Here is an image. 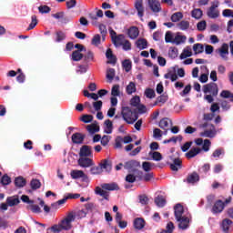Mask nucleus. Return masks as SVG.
I'll list each match as a JSON object with an SVG mask.
<instances>
[{
    "mask_svg": "<svg viewBox=\"0 0 233 233\" xmlns=\"http://www.w3.org/2000/svg\"><path fill=\"white\" fill-rule=\"evenodd\" d=\"M136 45L139 48V50H145L147 46H148V42L145 38H139L136 42Z\"/></svg>",
    "mask_w": 233,
    "mask_h": 233,
    "instance_id": "nucleus-32",
    "label": "nucleus"
},
{
    "mask_svg": "<svg viewBox=\"0 0 233 233\" xmlns=\"http://www.w3.org/2000/svg\"><path fill=\"white\" fill-rule=\"evenodd\" d=\"M183 17V13L177 12L171 15V21L173 23H177V21H181V18Z\"/></svg>",
    "mask_w": 233,
    "mask_h": 233,
    "instance_id": "nucleus-52",
    "label": "nucleus"
},
{
    "mask_svg": "<svg viewBox=\"0 0 233 233\" xmlns=\"http://www.w3.org/2000/svg\"><path fill=\"white\" fill-rule=\"evenodd\" d=\"M177 221L178 223V228H180V230H187V228L190 227V218H188V217L187 216L177 219Z\"/></svg>",
    "mask_w": 233,
    "mask_h": 233,
    "instance_id": "nucleus-9",
    "label": "nucleus"
},
{
    "mask_svg": "<svg viewBox=\"0 0 233 233\" xmlns=\"http://www.w3.org/2000/svg\"><path fill=\"white\" fill-rule=\"evenodd\" d=\"M71 177L72 179H79L80 177L86 179L88 177L85 175V172H83V170H72Z\"/></svg>",
    "mask_w": 233,
    "mask_h": 233,
    "instance_id": "nucleus-25",
    "label": "nucleus"
},
{
    "mask_svg": "<svg viewBox=\"0 0 233 233\" xmlns=\"http://www.w3.org/2000/svg\"><path fill=\"white\" fill-rule=\"evenodd\" d=\"M136 83L129 82V84L126 87V92L128 96H132V94H135L137 92Z\"/></svg>",
    "mask_w": 233,
    "mask_h": 233,
    "instance_id": "nucleus-33",
    "label": "nucleus"
},
{
    "mask_svg": "<svg viewBox=\"0 0 233 233\" xmlns=\"http://www.w3.org/2000/svg\"><path fill=\"white\" fill-rule=\"evenodd\" d=\"M99 167L102 172L103 170H106V172H110L112 170V161H110L108 158L103 159L100 162Z\"/></svg>",
    "mask_w": 233,
    "mask_h": 233,
    "instance_id": "nucleus-18",
    "label": "nucleus"
},
{
    "mask_svg": "<svg viewBox=\"0 0 233 233\" xmlns=\"http://www.w3.org/2000/svg\"><path fill=\"white\" fill-rule=\"evenodd\" d=\"M193 50H194L196 55L203 54V52L205 50V46H203V44H195L193 46Z\"/></svg>",
    "mask_w": 233,
    "mask_h": 233,
    "instance_id": "nucleus-42",
    "label": "nucleus"
},
{
    "mask_svg": "<svg viewBox=\"0 0 233 233\" xmlns=\"http://www.w3.org/2000/svg\"><path fill=\"white\" fill-rule=\"evenodd\" d=\"M102 188L104 190H119V186H117V184H116V183L103 184Z\"/></svg>",
    "mask_w": 233,
    "mask_h": 233,
    "instance_id": "nucleus-39",
    "label": "nucleus"
},
{
    "mask_svg": "<svg viewBox=\"0 0 233 233\" xmlns=\"http://www.w3.org/2000/svg\"><path fill=\"white\" fill-rule=\"evenodd\" d=\"M122 118L127 125H134L139 119V114L137 110H132L129 106H122Z\"/></svg>",
    "mask_w": 233,
    "mask_h": 233,
    "instance_id": "nucleus-2",
    "label": "nucleus"
},
{
    "mask_svg": "<svg viewBox=\"0 0 233 233\" xmlns=\"http://www.w3.org/2000/svg\"><path fill=\"white\" fill-rule=\"evenodd\" d=\"M76 221V213L69 212L58 224L63 230H72V223Z\"/></svg>",
    "mask_w": 233,
    "mask_h": 233,
    "instance_id": "nucleus-3",
    "label": "nucleus"
},
{
    "mask_svg": "<svg viewBox=\"0 0 233 233\" xmlns=\"http://www.w3.org/2000/svg\"><path fill=\"white\" fill-rule=\"evenodd\" d=\"M28 210H31L34 214H41V208L37 205L31 204L27 206Z\"/></svg>",
    "mask_w": 233,
    "mask_h": 233,
    "instance_id": "nucleus-49",
    "label": "nucleus"
},
{
    "mask_svg": "<svg viewBox=\"0 0 233 233\" xmlns=\"http://www.w3.org/2000/svg\"><path fill=\"white\" fill-rule=\"evenodd\" d=\"M91 45L94 46H99V45H101V35H95L92 38Z\"/></svg>",
    "mask_w": 233,
    "mask_h": 233,
    "instance_id": "nucleus-54",
    "label": "nucleus"
},
{
    "mask_svg": "<svg viewBox=\"0 0 233 233\" xmlns=\"http://www.w3.org/2000/svg\"><path fill=\"white\" fill-rule=\"evenodd\" d=\"M164 77L165 79H171L172 82L177 81V74H176V68L167 71V73L164 75Z\"/></svg>",
    "mask_w": 233,
    "mask_h": 233,
    "instance_id": "nucleus-27",
    "label": "nucleus"
},
{
    "mask_svg": "<svg viewBox=\"0 0 233 233\" xmlns=\"http://www.w3.org/2000/svg\"><path fill=\"white\" fill-rule=\"evenodd\" d=\"M122 68H124L125 72L128 73L132 70V61L130 59H126L122 62Z\"/></svg>",
    "mask_w": 233,
    "mask_h": 233,
    "instance_id": "nucleus-36",
    "label": "nucleus"
},
{
    "mask_svg": "<svg viewBox=\"0 0 233 233\" xmlns=\"http://www.w3.org/2000/svg\"><path fill=\"white\" fill-rule=\"evenodd\" d=\"M97 17H103V10L98 9L97 12H96V15H94V14H89V18L94 23H96V21H97Z\"/></svg>",
    "mask_w": 233,
    "mask_h": 233,
    "instance_id": "nucleus-48",
    "label": "nucleus"
},
{
    "mask_svg": "<svg viewBox=\"0 0 233 233\" xmlns=\"http://www.w3.org/2000/svg\"><path fill=\"white\" fill-rule=\"evenodd\" d=\"M155 203L157 207L162 208L163 207H165V205H167V199H165L163 196H157V198H155Z\"/></svg>",
    "mask_w": 233,
    "mask_h": 233,
    "instance_id": "nucleus-34",
    "label": "nucleus"
},
{
    "mask_svg": "<svg viewBox=\"0 0 233 233\" xmlns=\"http://www.w3.org/2000/svg\"><path fill=\"white\" fill-rule=\"evenodd\" d=\"M191 56H192V49L190 47H187L181 53L180 59H187V57H191Z\"/></svg>",
    "mask_w": 233,
    "mask_h": 233,
    "instance_id": "nucleus-43",
    "label": "nucleus"
},
{
    "mask_svg": "<svg viewBox=\"0 0 233 233\" xmlns=\"http://www.w3.org/2000/svg\"><path fill=\"white\" fill-rule=\"evenodd\" d=\"M220 97H223V99H229V101L233 103V94L228 90H222L220 93Z\"/></svg>",
    "mask_w": 233,
    "mask_h": 233,
    "instance_id": "nucleus-35",
    "label": "nucleus"
},
{
    "mask_svg": "<svg viewBox=\"0 0 233 233\" xmlns=\"http://www.w3.org/2000/svg\"><path fill=\"white\" fill-rule=\"evenodd\" d=\"M125 40V35H118L115 38H113L112 43L117 48L123 45V41Z\"/></svg>",
    "mask_w": 233,
    "mask_h": 233,
    "instance_id": "nucleus-29",
    "label": "nucleus"
},
{
    "mask_svg": "<svg viewBox=\"0 0 233 233\" xmlns=\"http://www.w3.org/2000/svg\"><path fill=\"white\" fill-rule=\"evenodd\" d=\"M71 139L75 145H83V141H85V135L81 133H75L72 135Z\"/></svg>",
    "mask_w": 233,
    "mask_h": 233,
    "instance_id": "nucleus-19",
    "label": "nucleus"
},
{
    "mask_svg": "<svg viewBox=\"0 0 233 233\" xmlns=\"http://www.w3.org/2000/svg\"><path fill=\"white\" fill-rule=\"evenodd\" d=\"M21 203V200H19V197H8L6 198V204L8 205V207H15L17 205H19Z\"/></svg>",
    "mask_w": 233,
    "mask_h": 233,
    "instance_id": "nucleus-24",
    "label": "nucleus"
},
{
    "mask_svg": "<svg viewBox=\"0 0 233 233\" xmlns=\"http://www.w3.org/2000/svg\"><path fill=\"white\" fill-rule=\"evenodd\" d=\"M148 6L154 14L161 12V2L159 0H147Z\"/></svg>",
    "mask_w": 233,
    "mask_h": 233,
    "instance_id": "nucleus-8",
    "label": "nucleus"
},
{
    "mask_svg": "<svg viewBox=\"0 0 233 233\" xmlns=\"http://www.w3.org/2000/svg\"><path fill=\"white\" fill-rule=\"evenodd\" d=\"M233 226V221L230 218H224L220 223V228L224 233H229Z\"/></svg>",
    "mask_w": 233,
    "mask_h": 233,
    "instance_id": "nucleus-10",
    "label": "nucleus"
},
{
    "mask_svg": "<svg viewBox=\"0 0 233 233\" xmlns=\"http://www.w3.org/2000/svg\"><path fill=\"white\" fill-rule=\"evenodd\" d=\"M202 149L199 147H193L187 153H186V157L187 159H192V157H196L198 154H201Z\"/></svg>",
    "mask_w": 233,
    "mask_h": 233,
    "instance_id": "nucleus-23",
    "label": "nucleus"
},
{
    "mask_svg": "<svg viewBox=\"0 0 233 233\" xmlns=\"http://www.w3.org/2000/svg\"><path fill=\"white\" fill-rule=\"evenodd\" d=\"M127 35L130 39H137V37H139V28H137V26L129 27Z\"/></svg>",
    "mask_w": 233,
    "mask_h": 233,
    "instance_id": "nucleus-22",
    "label": "nucleus"
},
{
    "mask_svg": "<svg viewBox=\"0 0 233 233\" xmlns=\"http://www.w3.org/2000/svg\"><path fill=\"white\" fill-rule=\"evenodd\" d=\"M170 123H172V121L168 118H162L159 121L158 127L162 130H164V136H167V134H168V130H170Z\"/></svg>",
    "mask_w": 233,
    "mask_h": 233,
    "instance_id": "nucleus-13",
    "label": "nucleus"
},
{
    "mask_svg": "<svg viewBox=\"0 0 233 233\" xmlns=\"http://www.w3.org/2000/svg\"><path fill=\"white\" fill-rule=\"evenodd\" d=\"M139 167H141V164L137 160H129L124 165V168H126V170H134V168H137Z\"/></svg>",
    "mask_w": 233,
    "mask_h": 233,
    "instance_id": "nucleus-21",
    "label": "nucleus"
},
{
    "mask_svg": "<svg viewBox=\"0 0 233 233\" xmlns=\"http://www.w3.org/2000/svg\"><path fill=\"white\" fill-rule=\"evenodd\" d=\"M15 186L17 187V188H23V187L26 186V179L23 177H15Z\"/></svg>",
    "mask_w": 233,
    "mask_h": 233,
    "instance_id": "nucleus-31",
    "label": "nucleus"
},
{
    "mask_svg": "<svg viewBox=\"0 0 233 233\" xmlns=\"http://www.w3.org/2000/svg\"><path fill=\"white\" fill-rule=\"evenodd\" d=\"M218 54L224 61H228V44H222L221 47L218 49Z\"/></svg>",
    "mask_w": 233,
    "mask_h": 233,
    "instance_id": "nucleus-16",
    "label": "nucleus"
},
{
    "mask_svg": "<svg viewBox=\"0 0 233 233\" xmlns=\"http://www.w3.org/2000/svg\"><path fill=\"white\" fill-rule=\"evenodd\" d=\"M199 181V174L194 171L191 174L187 175V178L184 179V183H187L188 185H196Z\"/></svg>",
    "mask_w": 233,
    "mask_h": 233,
    "instance_id": "nucleus-11",
    "label": "nucleus"
},
{
    "mask_svg": "<svg viewBox=\"0 0 233 233\" xmlns=\"http://www.w3.org/2000/svg\"><path fill=\"white\" fill-rule=\"evenodd\" d=\"M225 210V203H223V200L218 199L214 202L212 208H211V212L215 216L218 214H221Z\"/></svg>",
    "mask_w": 233,
    "mask_h": 233,
    "instance_id": "nucleus-5",
    "label": "nucleus"
},
{
    "mask_svg": "<svg viewBox=\"0 0 233 233\" xmlns=\"http://www.w3.org/2000/svg\"><path fill=\"white\" fill-rule=\"evenodd\" d=\"M66 39V35L63 31L56 32V43H61V41H65Z\"/></svg>",
    "mask_w": 233,
    "mask_h": 233,
    "instance_id": "nucleus-56",
    "label": "nucleus"
},
{
    "mask_svg": "<svg viewBox=\"0 0 233 233\" xmlns=\"http://www.w3.org/2000/svg\"><path fill=\"white\" fill-rule=\"evenodd\" d=\"M111 95L114 97H117V96H119V85L113 86V87L111 89Z\"/></svg>",
    "mask_w": 233,
    "mask_h": 233,
    "instance_id": "nucleus-64",
    "label": "nucleus"
},
{
    "mask_svg": "<svg viewBox=\"0 0 233 233\" xmlns=\"http://www.w3.org/2000/svg\"><path fill=\"white\" fill-rule=\"evenodd\" d=\"M141 103V98L139 96H136L130 100L131 106H137Z\"/></svg>",
    "mask_w": 233,
    "mask_h": 233,
    "instance_id": "nucleus-63",
    "label": "nucleus"
},
{
    "mask_svg": "<svg viewBox=\"0 0 233 233\" xmlns=\"http://www.w3.org/2000/svg\"><path fill=\"white\" fill-rule=\"evenodd\" d=\"M52 17L55 19H60V23H62V25H67V23H70V18L65 15V12H57L53 14Z\"/></svg>",
    "mask_w": 233,
    "mask_h": 233,
    "instance_id": "nucleus-14",
    "label": "nucleus"
},
{
    "mask_svg": "<svg viewBox=\"0 0 233 233\" xmlns=\"http://www.w3.org/2000/svg\"><path fill=\"white\" fill-rule=\"evenodd\" d=\"M152 155V159L154 161H161V159H163V155H161L159 152L155 151L153 153H149Z\"/></svg>",
    "mask_w": 233,
    "mask_h": 233,
    "instance_id": "nucleus-62",
    "label": "nucleus"
},
{
    "mask_svg": "<svg viewBox=\"0 0 233 233\" xmlns=\"http://www.w3.org/2000/svg\"><path fill=\"white\" fill-rule=\"evenodd\" d=\"M177 26H178L179 30L182 31L188 30V28H190V22L187 20H182L177 25Z\"/></svg>",
    "mask_w": 233,
    "mask_h": 233,
    "instance_id": "nucleus-38",
    "label": "nucleus"
},
{
    "mask_svg": "<svg viewBox=\"0 0 233 233\" xmlns=\"http://www.w3.org/2000/svg\"><path fill=\"white\" fill-rule=\"evenodd\" d=\"M95 194H96V196H101L102 198H104V199H106V201H108V198L110 196L107 191L103 190V188H101L100 187H96Z\"/></svg>",
    "mask_w": 233,
    "mask_h": 233,
    "instance_id": "nucleus-26",
    "label": "nucleus"
},
{
    "mask_svg": "<svg viewBox=\"0 0 233 233\" xmlns=\"http://www.w3.org/2000/svg\"><path fill=\"white\" fill-rule=\"evenodd\" d=\"M144 94L147 99H154L156 97V91L152 88H147Z\"/></svg>",
    "mask_w": 233,
    "mask_h": 233,
    "instance_id": "nucleus-47",
    "label": "nucleus"
},
{
    "mask_svg": "<svg viewBox=\"0 0 233 233\" xmlns=\"http://www.w3.org/2000/svg\"><path fill=\"white\" fill-rule=\"evenodd\" d=\"M77 163L79 167H82V168L94 167V160H92L90 157H80V158L77 160Z\"/></svg>",
    "mask_w": 233,
    "mask_h": 233,
    "instance_id": "nucleus-6",
    "label": "nucleus"
},
{
    "mask_svg": "<svg viewBox=\"0 0 233 233\" xmlns=\"http://www.w3.org/2000/svg\"><path fill=\"white\" fill-rule=\"evenodd\" d=\"M168 56L171 57V59H176V57H177V48L169 47Z\"/></svg>",
    "mask_w": 233,
    "mask_h": 233,
    "instance_id": "nucleus-60",
    "label": "nucleus"
},
{
    "mask_svg": "<svg viewBox=\"0 0 233 233\" xmlns=\"http://www.w3.org/2000/svg\"><path fill=\"white\" fill-rule=\"evenodd\" d=\"M104 125L106 126L104 132L106 134H112V130H114V124L112 123V120L106 119L104 122Z\"/></svg>",
    "mask_w": 233,
    "mask_h": 233,
    "instance_id": "nucleus-30",
    "label": "nucleus"
},
{
    "mask_svg": "<svg viewBox=\"0 0 233 233\" xmlns=\"http://www.w3.org/2000/svg\"><path fill=\"white\" fill-rule=\"evenodd\" d=\"M134 227L137 230H142V228H145V219L141 218H136L134 220Z\"/></svg>",
    "mask_w": 233,
    "mask_h": 233,
    "instance_id": "nucleus-28",
    "label": "nucleus"
},
{
    "mask_svg": "<svg viewBox=\"0 0 233 233\" xmlns=\"http://www.w3.org/2000/svg\"><path fill=\"white\" fill-rule=\"evenodd\" d=\"M165 41L166 43H174V35H172V32L170 31L166 32Z\"/></svg>",
    "mask_w": 233,
    "mask_h": 233,
    "instance_id": "nucleus-61",
    "label": "nucleus"
},
{
    "mask_svg": "<svg viewBox=\"0 0 233 233\" xmlns=\"http://www.w3.org/2000/svg\"><path fill=\"white\" fill-rule=\"evenodd\" d=\"M83 57H84L83 54L79 53V51H74L71 55V59L73 61H81Z\"/></svg>",
    "mask_w": 233,
    "mask_h": 233,
    "instance_id": "nucleus-46",
    "label": "nucleus"
},
{
    "mask_svg": "<svg viewBox=\"0 0 233 233\" xmlns=\"http://www.w3.org/2000/svg\"><path fill=\"white\" fill-rule=\"evenodd\" d=\"M31 23L29 25V26L27 27V30H34V28H35V26H37V16L35 15H33L31 16Z\"/></svg>",
    "mask_w": 233,
    "mask_h": 233,
    "instance_id": "nucleus-51",
    "label": "nucleus"
},
{
    "mask_svg": "<svg viewBox=\"0 0 233 233\" xmlns=\"http://www.w3.org/2000/svg\"><path fill=\"white\" fill-rule=\"evenodd\" d=\"M174 214H175V218L176 219H180V218H185L183 214H185V208H183V205L181 204H177L174 207Z\"/></svg>",
    "mask_w": 233,
    "mask_h": 233,
    "instance_id": "nucleus-15",
    "label": "nucleus"
},
{
    "mask_svg": "<svg viewBox=\"0 0 233 233\" xmlns=\"http://www.w3.org/2000/svg\"><path fill=\"white\" fill-rule=\"evenodd\" d=\"M199 127L209 128L206 129L204 132H201L200 137H216V127H214V124H208V122H206L204 124H201Z\"/></svg>",
    "mask_w": 233,
    "mask_h": 233,
    "instance_id": "nucleus-4",
    "label": "nucleus"
},
{
    "mask_svg": "<svg viewBox=\"0 0 233 233\" xmlns=\"http://www.w3.org/2000/svg\"><path fill=\"white\" fill-rule=\"evenodd\" d=\"M191 15L194 17V19H201V17H203V11L199 8L193 9Z\"/></svg>",
    "mask_w": 233,
    "mask_h": 233,
    "instance_id": "nucleus-41",
    "label": "nucleus"
},
{
    "mask_svg": "<svg viewBox=\"0 0 233 233\" xmlns=\"http://www.w3.org/2000/svg\"><path fill=\"white\" fill-rule=\"evenodd\" d=\"M202 91L206 94L204 99L208 103H214V97H218V95L219 94V86H218V84L215 82H211L204 85Z\"/></svg>",
    "mask_w": 233,
    "mask_h": 233,
    "instance_id": "nucleus-1",
    "label": "nucleus"
},
{
    "mask_svg": "<svg viewBox=\"0 0 233 233\" xmlns=\"http://www.w3.org/2000/svg\"><path fill=\"white\" fill-rule=\"evenodd\" d=\"M202 145L203 146L201 150H204V152H208V150H210V145H212V143L209 139H205Z\"/></svg>",
    "mask_w": 233,
    "mask_h": 233,
    "instance_id": "nucleus-59",
    "label": "nucleus"
},
{
    "mask_svg": "<svg viewBox=\"0 0 233 233\" xmlns=\"http://www.w3.org/2000/svg\"><path fill=\"white\" fill-rule=\"evenodd\" d=\"M185 41H187V36L186 35H177L173 38V45H181V43H185Z\"/></svg>",
    "mask_w": 233,
    "mask_h": 233,
    "instance_id": "nucleus-37",
    "label": "nucleus"
},
{
    "mask_svg": "<svg viewBox=\"0 0 233 233\" xmlns=\"http://www.w3.org/2000/svg\"><path fill=\"white\" fill-rule=\"evenodd\" d=\"M87 131L89 134H96V132L99 131V126L96 125V124H91L89 126H87Z\"/></svg>",
    "mask_w": 233,
    "mask_h": 233,
    "instance_id": "nucleus-50",
    "label": "nucleus"
},
{
    "mask_svg": "<svg viewBox=\"0 0 233 233\" xmlns=\"http://www.w3.org/2000/svg\"><path fill=\"white\" fill-rule=\"evenodd\" d=\"M157 103L160 104L159 106L165 105L167 101H168V96L166 95H160L157 97Z\"/></svg>",
    "mask_w": 233,
    "mask_h": 233,
    "instance_id": "nucleus-55",
    "label": "nucleus"
},
{
    "mask_svg": "<svg viewBox=\"0 0 233 233\" xmlns=\"http://www.w3.org/2000/svg\"><path fill=\"white\" fill-rule=\"evenodd\" d=\"M123 50L126 52H128V50H132V44L129 40H124V42L121 45Z\"/></svg>",
    "mask_w": 233,
    "mask_h": 233,
    "instance_id": "nucleus-57",
    "label": "nucleus"
},
{
    "mask_svg": "<svg viewBox=\"0 0 233 233\" xmlns=\"http://www.w3.org/2000/svg\"><path fill=\"white\" fill-rule=\"evenodd\" d=\"M106 79H108L109 83H111V81H114V77H116V69L108 68L106 70Z\"/></svg>",
    "mask_w": 233,
    "mask_h": 233,
    "instance_id": "nucleus-40",
    "label": "nucleus"
},
{
    "mask_svg": "<svg viewBox=\"0 0 233 233\" xmlns=\"http://www.w3.org/2000/svg\"><path fill=\"white\" fill-rule=\"evenodd\" d=\"M135 8L137 12L138 17L143 19V15H145V7H143V0H137L135 2Z\"/></svg>",
    "mask_w": 233,
    "mask_h": 233,
    "instance_id": "nucleus-17",
    "label": "nucleus"
},
{
    "mask_svg": "<svg viewBox=\"0 0 233 233\" xmlns=\"http://www.w3.org/2000/svg\"><path fill=\"white\" fill-rule=\"evenodd\" d=\"M82 123H92L94 121V116L92 115H83L80 118Z\"/></svg>",
    "mask_w": 233,
    "mask_h": 233,
    "instance_id": "nucleus-53",
    "label": "nucleus"
},
{
    "mask_svg": "<svg viewBox=\"0 0 233 233\" xmlns=\"http://www.w3.org/2000/svg\"><path fill=\"white\" fill-rule=\"evenodd\" d=\"M52 8H50V6L48 5H40L38 7V11L40 14H50Z\"/></svg>",
    "mask_w": 233,
    "mask_h": 233,
    "instance_id": "nucleus-58",
    "label": "nucleus"
},
{
    "mask_svg": "<svg viewBox=\"0 0 233 233\" xmlns=\"http://www.w3.org/2000/svg\"><path fill=\"white\" fill-rule=\"evenodd\" d=\"M80 157H94V154L92 153V147L84 145L80 147L79 151Z\"/></svg>",
    "mask_w": 233,
    "mask_h": 233,
    "instance_id": "nucleus-7",
    "label": "nucleus"
},
{
    "mask_svg": "<svg viewBox=\"0 0 233 233\" xmlns=\"http://www.w3.org/2000/svg\"><path fill=\"white\" fill-rule=\"evenodd\" d=\"M169 167L173 172H177V170H180L183 167V161H181L179 157L174 158L173 163L169 164Z\"/></svg>",
    "mask_w": 233,
    "mask_h": 233,
    "instance_id": "nucleus-20",
    "label": "nucleus"
},
{
    "mask_svg": "<svg viewBox=\"0 0 233 233\" xmlns=\"http://www.w3.org/2000/svg\"><path fill=\"white\" fill-rule=\"evenodd\" d=\"M30 187L32 190H37L41 188V181H39V179H32L30 182Z\"/></svg>",
    "mask_w": 233,
    "mask_h": 233,
    "instance_id": "nucleus-45",
    "label": "nucleus"
},
{
    "mask_svg": "<svg viewBox=\"0 0 233 233\" xmlns=\"http://www.w3.org/2000/svg\"><path fill=\"white\" fill-rule=\"evenodd\" d=\"M217 8L218 5L213 4L207 12L208 17L210 19H218V17H219V10Z\"/></svg>",
    "mask_w": 233,
    "mask_h": 233,
    "instance_id": "nucleus-12",
    "label": "nucleus"
},
{
    "mask_svg": "<svg viewBox=\"0 0 233 233\" xmlns=\"http://www.w3.org/2000/svg\"><path fill=\"white\" fill-rule=\"evenodd\" d=\"M47 230H50L52 233H61L63 232V228L60 226V224H55L51 228H49Z\"/></svg>",
    "mask_w": 233,
    "mask_h": 233,
    "instance_id": "nucleus-44",
    "label": "nucleus"
}]
</instances>
